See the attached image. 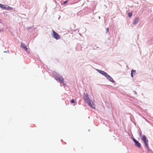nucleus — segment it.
<instances>
[{
  "label": "nucleus",
  "mask_w": 153,
  "mask_h": 153,
  "mask_svg": "<svg viewBox=\"0 0 153 153\" xmlns=\"http://www.w3.org/2000/svg\"><path fill=\"white\" fill-rule=\"evenodd\" d=\"M99 18L100 19V17L99 16Z\"/></svg>",
  "instance_id": "obj_28"
},
{
  "label": "nucleus",
  "mask_w": 153,
  "mask_h": 153,
  "mask_svg": "<svg viewBox=\"0 0 153 153\" xmlns=\"http://www.w3.org/2000/svg\"><path fill=\"white\" fill-rule=\"evenodd\" d=\"M53 74L54 77L56 80L59 82L60 84H62L63 86H65L66 84L64 83V79L62 76L55 71L53 72Z\"/></svg>",
  "instance_id": "obj_1"
},
{
  "label": "nucleus",
  "mask_w": 153,
  "mask_h": 153,
  "mask_svg": "<svg viewBox=\"0 0 153 153\" xmlns=\"http://www.w3.org/2000/svg\"><path fill=\"white\" fill-rule=\"evenodd\" d=\"M143 136V134H142V133L141 132H140V138L141 137H142Z\"/></svg>",
  "instance_id": "obj_21"
},
{
  "label": "nucleus",
  "mask_w": 153,
  "mask_h": 153,
  "mask_svg": "<svg viewBox=\"0 0 153 153\" xmlns=\"http://www.w3.org/2000/svg\"><path fill=\"white\" fill-rule=\"evenodd\" d=\"M24 50H25L26 51H28V49L27 48V47H26V49L25 48L24 49Z\"/></svg>",
  "instance_id": "obj_22"
},
{
  "label": "nucleus",
  "mask_w": 153,
  "mask_h": 153,
  "mask_svg": "<svg viewBox=\"0 0 153 153\" xmlns=\"http://www.w3.org/2000/svg\"><path fill=\"white\" fill-rule=\"evenodd\" d=\"M71 103H75V101L73 99L71 100Z\"/></svg>",
  "instance_id": "obj_18"
},
{
  "label": "nucleus",
  "mask_w": 153,
  "mask_h": 153,
  "mask_svg": "<svg viewBox=\"0 0 153 153\" xmlns=\"http://www.w3.org/2000/svg\"><path fill=\"white\" fill-rule=\"evenodd\" d=\"M53 74L54 77L56 80L59 82L60 84H62L63 86H65L66 84L64 83V79L62 76L55 71L53 72Z\"/></svg>",
  "instance_id": "obj_2"
},
{
  "label": "nucleus",
  "mask_w": 153,
  "mask_h": 153,
  "mask_svg": "<svg viewBox=\"0 0 153 153\" xmlns=\"http://www.w3.org/2000/svg\"><path fill=\"white\" fill-rule=\"evenodd\" d=\"M96 70L100 74H101L103 76H104L110 82L113 83H115V82L114 81L113 79L107 73L103 71L98 69H97Z\"/></svg>",
  "instance_id": "obj_3"
},
{
  "label": "nucleus",
  "mask_w": 153,
  "mask_h": 153,
  "mask_svg": "<svg viewBox=\"0 0 153 153\" xmlns=\"http://www.w3.org/2000/svg\"><path fill=\"white\" fill-rule=\"evenodd\" d=\"M144 142V143L145 145V147L146 148H148V147L149 146L148 145V140H145L144 141H143Z\"/></svg>",
  "instance_id": "obj_10"
},
{
  "label": "nucleus",
  "mask_w": 153,
  "mask_h": 153,
  "mask_svg": "<svg viewBox=\"0 0 153 153\" xmlns=\"http://www.w3.org/2000/svg\"><path fill=\"white\" fill-rule=\"evenodd\" d=\"M134 143L135 146L138 147V148H140L141 147V144L139 143V142L133 137L132 139Z\"/></svg>",
  "instance_id": "obj_5"
},
{
  "label": "nucleus",
  "mask_w": 153,
  "mask_h": 153,
  "mask_svg": "<svg viewBox=\"0 0 153 153\" xmlns=\"http://www.w3.org/2000/svg\"><path fill=\"white\" fill-rule=\"evenodd\" d=\"M1 9L3 10L5 9L7 10H10L13 9V8L7 5L2 4Z\"/></svg>",
  "instance_id": "obj_6"
},
{
  "label": "nucleus",
  "mask_w": 153,
  "mask_h": 153,
  "mask_svg": "<svg viewBox=\"0 0 153 153\" xmlns=\"http://www.w3.org/2000/svg\"><path fill=\"white\" fill-rule=\"evenodd\" d=\"M109 32V28H107L106 29V34H108V33Z\"/></svg>",
  "instance_id": "obj_17"
},
{
  "label": "nucleus",
  "mask_w": 153,
  "mask_h": 153,
  "mask_svg": "<svg viewBox=\"0 0 153 153\" xmlns=\"http://www.w3.org/2000/svg\"><path fill=\"white\" fill-rule=\"evenodd\" d=\"M4 53H7V51H4Z\"/></svg>",
  "instance_id": "obj_26"
},
{
  "label": "nucleus",
  "mask_w": 153,
  "mask_h": 153,
  "mask_svg": "<svg viewBox=\"0 0 153 153\" xmlns=\"http://www.w3.org/2000/svg\"><path fill=\"white\" fill-rule=\"evenodd\" d=\"M146 149L147 150L148 153H153V152L152 150L149 149V146L148 147V148H146Z\"/></svg>",
  "instance_id": "obj_13"
},
{
  "label": "nucleus",
  "mask_w": 153,
  "mask_h": 153,
  "mask_svg": "<svg viewBox=\"0 0 153 153\" xmlns=\"http://www.w3.org/2000/svg\"><path fill=\"white\" fill-rule=\"evenodd\" d=\"M85 101V102L88 104V105H89V106L91 107L92 108L94 109L95 108V107L94 106L92 105V104H93V102H92V103H91V101L90 98Z\"/></svg>",
  "instance_id": "obj_7"
},
{
  "label": "nucleus",
  "mask_w": 153,
  "mask_h": 153,
  "mask_svg": "<svg viewBox=\"0 0 153 153\" xmlns=\"http://www.w3.org/2000/svg\"><path fill=\"white\" fill-rule=\"evenodd\" d=\"M132 15V12H129L128 13V17L131 18Z\"/></svg>",
  "instance_id": "obj_15"
},
{
  "label": "nucleus",
  "mask_w": 153,
  "mask_h": 153,
  "mask_svg": "<svg viewBox=\"0 0 153 153\" xmlns=\"http://www.w3.org/2000/svg\"><path fill=\"white\" fill-rule=\"evenodd\" d=\"M138 20V18L137 17H135L134 21L133 22V24L134 25H135L137 24Z\"/></svg>",
  "instance_id": "obj_8"
},
{
  "label": "nucleus",
  "mask_w": 153,
  "mask_h": 153,
  "mask_svg": "<svg viewBox=\"0 0 153 153\" xmlns=\"http://www.w3.org/2000/svg\"><path fill=\"white\" fill-rule=\"evenodd\" d=\"M133 92L135 94H137V93L135 91H134Z\"/></svg>",
  "instance_id": "obj_23"
},
{
  "label": "nucleus",
  "mask_w": 153,
  "mask_h": 153,
  "mask_svg": "<svg viewBox=\"0 0 153 153\" xmlns=\"http://www.w3.org/2000/svg\"><path fill=\"white\" fill-rule=\"evenodd\" d=\"M76 30H74V31H75Z\"/></svg>",
  "instance_id": "obj_29"
},
{
  "label": "nucleus",
  "mask_w": 153,
  "mask_h": 153,
  "mask_svg": "<svg viewBox=\"0 0 153 153\" xmlns=\"http://www.w3.org/2000/svg\"><path fill=\"white\" fill-rule=\"evenodd\" d=\"M3 30L2 29H0V32H1V31H3Z\"/></svg>",
  "instance_id": "obj_25"
},
{
  "label": "nucleus",
  "mask_w": 153,
  "mask_h": 153,
  "mask_svg": "<svg viewBox=\"0 0 153 153\" xmlns=\"http://www.w3.org/2000/svg\"><path fill=\"white\" fill-rule=\"evenodd\" d=\"M83 97L85 100L89 99L88 95H86L85 93H84L83 94Z\"/></svg>",
  "instance_id": "obj_11"
},
{
  "label": "nucleus",
  "mask_w": 153,
  "mask_h": 153,
  "mask_svg": "<svg viewBox=\"0 0 153 153\" xmlns=\"http://www.w3.org/2000/svg\"><path fill=\"white\" fill-rule=\"evenodd\" d=\"M21 46L22 47L23 49H24L25 48L26 49V46L25 45V43H21Z\"/></svg>",
  "instance_id": "obj_14"
},
{
  "label": "nucleus",
  "mask_w": 153,
  "mask_h": 153,
  "mask_svg": "<svg viewBox=\"0 0 153 153\" xmlns=\"http://www.w3.org/2000/svg\"><path fill=\"white\" fill-rule=\"evenodd\" d=\"M68 2V0L65 1L63 2V3H62V5H64L66 4Z\"/></svg>",
  "instance_id": "obj_16"
},
{
  "label": "nucleus",
  "mask_w": 153,
  "mask_h": 153,
  "mask_svg": "<svg viewBox=\"0 0 153 153\" xmlns=\"http://www.w3.org/2000/svg\"><path fill=\"white\" fill-rule=\"evenodd\" d=\"M1 21V20H0V21ZM0 23H1V22H0Z\"/></svg>",
  "instance_id": "obj_30"
},
{
  "label": "nucleus",
  "mask_w": 153,
  "mask_h": 153,
  "mask_svg": "<svg viewBox=\"0 0 153 153\" xmlns=\"http://www.w3.org/2000/svg\"><path fill=\"white\" fill-rule=\"evenodd\" d=\"M141 140L143 141L147 140V137L144 134H143V136L142 137H141Z\"/></svg>",
  "instance_id": "obj_12"
},
{
  "label": "nucleus",
  "mask_w": 153,
  "mask_h": 153,
  "mask_svg": "<svg viewBox=\"0 0 153 153\" xmlns=\"http://www.w3.org/2000/svg\"><path fill=\"white\" fill-rule=\"evenodd\" d=\"M60 18V16H59V18Z\"/></svg>",
  "instance_id": "obj_27"
},
{
  "label": "nucleus",
  "mask_w": 153,
  "mask_h": 153,
  "mask_svg": "<svg viewBox=\"0 0 153 153\" xmlns=\"http://www.w3.org/2000/svg\"><path fill=\"white\" fill-rule=\"evenodd\" d=\"M33 28V27H28L27 28V30H30V29H32Z\"/></svg>",
  "instance_id": "obj_19"
},
{
  "label": "nucleus",
  "mask_w": 153,
  "mask_h": 153,
  "mask_svg": "<svg viewBox=\"0 0 153 153\" xmlns=\"http://www.w3.org/2000/svg\"><path fill=\"white\" fill-rule=\"evenodd\" d=\"M2 5V4H1V3H0V8H1Z\"/></svg>",
  "instance_id": "obj_24"
},
{
  "label": "nucleus",
  "mask_w": 153,
  "mask_h": 153,
  "mask_svg": "<svg viewBox=\"0 0 153 153\" xmlns=\"http://www.w3.org/2000/svg\"><path fill=\"white\" fill-rule=\"evenodd\" d=\"M93 47L94 48V49H96L97 48H99V47H96V46H95L94 47Z\"/></svg>",
  "instance_id": "obj_20"
},
{
  "label": "nucleus",
  "mask_w": 153,
  "mask_h": 153,
  "mask_svg": "<svg viewBox=\"0 0 153 153\" xmlns=\"http://www.w3.org/2000/svg\"><path fill=\"white\" fill-rule=\"evenodd\" d=\"M136 71L135 70L132 69L131 71V77H133L135 75V73Z\"/></svg>",
  "instance_id": "obj_9"
},
{
  "label": "nucleus",
  "mask_w": 153,
  "mask_h": 153,
  "mask_svg": "<svg viewBox=\"0 0 153 153\" xmlns=\"http://www.w3.org/2000/svg\"><path fill=\"white\" fill-rule=\"evenodd\" d=\"M52 32L53 33L52 34V36L53 38L56 40H58L60 39V37L59 34L54 30H53Z\"/></svg>",
  "instance_id": "obj_4"
},
{
  "label": "nucleus",
  "mask_w": 153,
  "mask_h": 153,
  "mask_svg": "<svg viewBox=\"0 0 153 153\" xmlns=\"http://www.w3.org/2000/svg\"><path fill=\"white\" fill-rule=\"evenodd\" d=\"M90 131V129H89V130H88V131Z\"/></svg>",
  "instance_id": "obj_31"
}]
</instances>
